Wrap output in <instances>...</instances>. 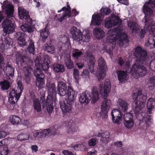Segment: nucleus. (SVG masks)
Wrapping results in <instances>:
<instances>
[{
    "label": "nucleus",
    "instance_id": "nucleus-31",
    "mask_svg": "<svg viewBox=\"0 0 155 155\" xmlns=\"http://www.w3.org/2000/svg\"><path fill=\"white\" fill-rule=\"evenodd\" d=\"M89 60L87 62V65L89 66V69L90 72L91 73H93L94 72V69L95 62L94 61V57L93 55H90L89 56Z\"/></svg>",
    "mask_w": 155,
    "mask_h": 155
},
{
    "label": "nucleus",
    "instance_id": "nucleus-50",
    "mask_svg": "<svg viewBox=\"0 0 155 155\" xmlns=\"http://www.w3.org/2000/svg\"><path fill=\"white\" fill-rule=\"evenodd\" d=\"M51 132V129L50 128L44 129L41 132V137H43L48 136L50 133Z\"/></svg>",
    "mask_w": 155,
    "mask_h": 155
},
{
    "label": "nucleus",
    "instance_id": "nucleus-18",
    "mask_svg": "<svg viewBox=\"0 0 155 155\" xmlns=\"http://www.w3.org/2000/svg\"><path fill=\"white\" fill-rule=\"evenodd\" d=\"M111 115L113 122L119 124L121 121L123 113L119 109H114L111 112Z\"/></svg>",
    "mask_w": 155,
    "mask_h": 155
},
{
    "label": "nucleus",
    "instance_id": "nucleus-53",
    "mask_svg": "<svg viewBox=\"0 0 155 155\" xmlns=\"http://www.w3.org/2000/svg\"><path fill=\"white\" fill-rule=\"evenodd\" d=\"M97 141V140H96L95 138H91L88 141V145L90 146H94L96 144Z\"/></svg>",
    "mask_w": 155,
    "mask_h": 155
},
{
    "label": "nucleus",
    "instance_id": "nucleus-20",
    "mask_svg": "<svg viewBox=\"0 0 155 155\" xmlns=\"http://www.w3.org/2000/svg\"><path fill=\"white\" fill-rule=\"evenodd\" d=\"M125 126L128 129L131 128L134 125V122L133 116L130 113L124 114V116Z\"/></svg>",
    "mask_w": 155,
    "mask_h": 155
},
{
    "label": "nucleus",
    "instance_id": "nucleus-16",
    "mask_svg": "<svg viewBox=\"0 0 155 155\" xmlns=\"http://www.w3.org/2000/svg\"><path fill=\"white\" fill-rule=\"evenodd\" d=\"M100 90V93L104 97H107L109 93L110 92L111 89V85L109 79H106L104 82L103 89V85L100 84L99 87Z\"/></svg>",
    "mask_w": 155,
    "mask_h": 155
},
{
    "label": "nucleus",
    "instance_id": "nucleus-48",
    "mask_svg": "<svg viewBox=\"0 0 155 155\" xmlns=\"http://www.w3.org/2000/svg\"><path fill=\"white\" fill-rule=\"evenodd\" d=\"M29 138V136L27 134L22 133L18 135L17 139L21 141L27 140Z\"/></svg>",
    "mask_w": 155,
    "mask_h": 155
},
{
    "label": "nucleus",
    "instance_id": "nucleus-43",
    "mask_svg": "<svg viewBox=\"0 0 155 155\" xmlns=\"http://www.w3.org/2000/svg\"><path fill=\"white\" fill-rule=\"evenodd\" d=\"M64 62L68 69H71L73 68L74 66L73 63L71 60L70 57L65 59Z\"/></svg>",
    "mask_w": 155,
    "mask_h": 155
},
{
    "label": "nucleus",
    "instance_id": "nucleus-35",
    "mask_svg": "<svg viewBox=\"0 0 155 155\" xmlns=\"http://www.w3.org/2000/svg\"><path fill=\"white\" fill-rule=\"evenodd\" d=\"M4 72L6 73L7 75L12 77L14 75V68L10 64H6Z\"/></svg>",
    "mask_w": 155,
    "mask_h": 155
},
{
    "label": "nucleus",
    "instance_id": "nucleus-15",
    "mask_svg": "<svg viewBox=\"0 0 155 155\" xmlns=\"http://www.w3.org/2000/svg\"><path fill=\"white\" fill-rule=\"evenodd\" d=\"M16 63L17 65L23 66L26 65H28L29 64H32L33 62L28 56L18 54L16 55Z\"/></svg>",
    "mask_w": 155,
    "mask_h": 155
},
{
    "label": "nucleus",
    "instance_id": "nucleus-3",
    "mask_svg": "<svg viewBox=\"0 0 155 155\" xmlns=\"http://www.w3.org/2000/svg\"><path fill=\"white\" fill-rule=\"evenodd\" d=\"M18 15L20 19L23 20L25 23L20 26V28L23 31L31 33L33 31V24L34 20L30 18L28 12L24 9L18 8Z\"/></svg>",
    "mask_w": 155,
    "mask_h": 155
},
{
    "label": "nucleus",
    "instance_id": "nucleus-38",
    "mask_svg": "<svg viewBox=\"0 0 155 155\" xmlns=\"http://www.w3.org/2000/svg\"><path fill=\"white\" fill-rule=\"evenodd\" d=\"M9 120L11 123L14 125H18L21 122V119L17 115L11 116Z\"/></svg>",
    "mask_w": 155,
    "mask_h": 155
},
{
    "label": "nucleus",
    "instance_id": "nucleus-5",
    "mask_svg": "<svg viewBox=\"0 0 155 155\" xmlns=\"http://www.w3.org/2000/svg\"><path fill=\"white\" fill-rule=\"evenodd\" d=\"M99 99V96L97 88L94 86L92 90V97L90 92L86 91L83 93L79 97V102L82 104H88L91 100L92 99L91 102L95 103Z\"/></svg>",
    "mask_w": 155,
    "mask_h": 155
},
{
    "label": "nucleus",
    "instance_id": "nucleus-34",
    "mask_svg": "<svg viewBox=\"0 0 155 155\" xmlns=\"http://www.w3.org/2000/svg\"><path fill=\"white\" fill-rule=\"evenodd\" d=\"M118 109L122 112H126L128 109V104L124 100H120L119 102Z\"/></svg>",
    "mask_w": 155,
    "mask_h": 155
},
{
    "label": "nucleus",
    "instance_id": "nucleus-44",
    "mask_svg": "<svg viewBox=\"0 0 155 155\" xmlns=\"http://www.w3.org/2000/svg\"><path fill=\"white\" fill-rule=\"evenodd\" d=\"M69 2H67V7L65 6L61 8V10L65 12L64 13H66L68 15V17L69 18L71 17V8L70 6L68 4Z\"/></svg>",
    "mask_w": 155,
    "mask_h": 155
},
{
    "label": "nucleus",
    "instance_id": "nucleus-64",
    "mask_svg": "<svg viewBox=\"0 0 155 155\" xmlns=\"http://www.w3.org/2000/svg\"><path fill=\"white\" fill-rule=\"evenodd\" d=\"M8 153V149L3 150L1 152V155H7Z\"/></svg>",
    "mask_w": 155,
    "mask_h": 155
},
{
    "label": "nucleus",
    "instance_id": "nucleus-39",
    "mask_svg": "<svg viewBox=\"0 0 155 155\" xmlns=\"http://www.w3.org/2000/svg\"><path fill=\"white\" fill-rule=\"evenodd\" d=\"M72 54L73 58L74 59H78L83 54L81 51L78 49H72Z\"/></svg>",
    "mask_w": 155,
    "mask_h": 155
},
{
    "label": "nucleus",
    "instance_id": "nucleus-14",
    "mask_svg": "<svg viewBox=\"0 0 155 155\" xmlns=\"http://www.w3.org/2000/svg\"><path fill=\"white\" fill-rule=\"evenodd\" d=\"M2 25L3 31L6 34L11 33L15 31V26L11 20H4L2 23Z\"/></svg>",
    "mask_w": 155,
    "mask_h": 155
},
{
    "label": "nucleus",
    "instance_id": "nucleus-6",
    "mask_svg": "<svg viewBox=\"0 0 155 155\" xmlns=\"http://www.w3.org/2000/svg\"><path fill=\"white\" fill-rule=\"evenodd\" d=\"M134 54L136 58V63L140 64L145 65H148L149 58L145 50L143 49L141 47L138 46L135 48Z\"/></svg>",
    "mask_w": 155,
    "mask_h": 155
},
{
    "label": "nucleus",
    "instance_id": "nucleus-28",
    "mask_svg": "<svg viewBox=\"0 0 155 155\" xmlns=\"http://www.w3.org/2000/svg\"><path fill=\"white\" fill-rule=\"evenodd\" d=\"M50 62L49 57L48 56H45L44 57L43 63L41 64V68L43 71H48L50 67Z\"/></svg>",
    "mask_w": 155,
    "mask_h": 155
},
{
    "label": "nucleus",
    "instance_id": "nucleus-17",
    "mask_svg": "<svg viewBox=\"0 0 155 155\" xmlns=\"http://www.w3.org/2000/svg\"><path fill=\"white\" fill-rule=\"evenodd\" d=\"M7 1H5L2 7L3 11L8 18L12 17L14 12V6L10 4H7Z\"/></svg>",
    "mask_w": 155,
    "mask_h": 155
},
{
    "label": "nucleus",
    "instance_id": "nucleus-54",
    "mask_svg": "<svg viewBox=\"0 0 155 155\" xmlns=\"http://www.w3.org/2000/svg\"><path fill=\"white\" fill-rule=\"evenodd\" d=\"M5 63L4 61H0V75L2 74L3 71L5 72V68L4 67Z\"/></svg>",
    "mask_w": 155,
    "mask_h": 155
},
{
    "label": "nucleus",
    "instance_id": "nucleus-9",
    "mask_svg": "<svg viewBox=\"0 0 155 155\" xmlns=\"http://www.w3.org/2000/svg\"><path fill=\"white\" fill-rule=\"evenodd\" d=\"M155 104V101L152 98H150L147 102V108L148 110L146 112V114H145L141 120H140V123L141 121L145 122L147 125L149 126L152 123L153 116L150 115L152 113V109L153 108Z\"/></svg>",
    "mask_w": 155,
    "mask_h": 155
},
{
    "label": "nucleus",
    "instance_id": "nucleus-41",
    "mask_svg": "<svg viewBox=\"0 0 155 155\" xmlns=\"http://www.w3.org/2000/svg\"><path fill=\"white\" fill-rule=\"evenodd\" d=\"M128 26L130 29L132 30L133 32H137L139 28L138 25L136 23L134 22H130L128 24Z\"/></svg>",
    "mask_w": 155,
    "mask_h": 155
},
{
    "label": "nucleus",
    "instance_id": "nucleus-2",
    "mask_svg": "<svg viewBox=\"0 0 155 155\" xmlns=\"http://www.w3.org/2000/svg\"><path fill=\"white\" fill-rule=\"evenodd\" d=\"M67 94L68 97L67 100L60 101V107L64 114L71 111L74 98L76 97L77 92L74 91L71 87L69 86L68 87Z\"/></svg>",
    "mask_w": 155,
    "mask_h": 155
},
{
    "label": "nucleus",
    "instance_id": "nucleus-47",
    "mask_svg": "<svg viewBox=\"0 0 155 155\" xmlns=\"http://www.w3.org/2000/svg\"><path fill=\"white\" fill-rule=\"evenodd\" d=\"M114 26L120 25L122 23V21L118 16H115L112 18Z\"/></svg>",
    "mask_w": 155,
    "mask_h": 155
},
{
    "label": "nucleus",
    "instance_id": "nucleus-27",
    "mask_svg": "<svg viewBox=\"0 0 155 155\" xmlns=\"http://www.w3.org/2000/svg\"><path fill=\"white\" fill-rule=\"evenodd\" d=\"M47 25L40 31V36L43 42H45L50 34V32L47 30Z\"/></svg>",
    "mask_w": 155,
    "mask_h": 155
},
{
    "label": "nucleus",
    "instance_id": "nucleus-19",
    "mask_svg": "<svg viewBox=\"0 0 155 155\" xmlns=\"http://www.w3.org/2000/svg\"><path fill=\"white\" fill-rule=\"evenodd\" d=\"M71 32L73 38L77 41H82L85 37L83 35L81 31L74 26L71 28Z\"/></svg>",
    "mask_w": 155,
    "mask_h": 155
},
{
    "label": "nucleus",
    "instance_id": "nucleus-61",
    "mask_svg": "<svg viewBox=\"0 0 155 155\" xmlns=\"http://www.w3.org/2000/svg\"><path fill=\"white\" fill-rule=\"evenodd\" d=\"M67 16L68 17V15L67 14L64 13V15L58 19L59 20L60 22H61L63 20L66 19L67 18L66 17Z\"/></svg>",
    "mask_w": 155,
    "mask_h": 155
},
{
    "label": "nucleus",
    "instance_id": "nucleus-29",
    "mask_svg": "<svg viewBox=\"0 0 155 155\" xmlns=\"http://www.w3.org/2000/svg\"><path fill=\"white\" fill-rule=\"evenodd\" d=\"M52 67L55 73H63L65 71L64 66L61 64L54 63L52 64Z\"/></svg>",
    "mask_w": 155,
    "mask_h": 155
},
{
    "label": "nucleus",
    "instance_id": "nucleus-22",
    "mask_svg": "<svg viewBox=\"0 0 155 155\" xmlns=\"http://www.w3.org/2000/svg\"><path fill=\"white\" fill-rule=\"evenodd\" d=\"M30 64H29L27 65V67H24L23 68L25 75L24 79L27 84L29 83L32 73L33 72V69L30 65Z\"/></svg>",
    "mask_w": 155,
    "mask_h": 155
},
{
    "label": "nucleus",
    "instance_id": "nucleus-12",
    "mask_svg": "<svg viewBox=\"0 0 155 155\" xmlns=\"http://www.w3.org/2000/svg\"><path fill=\"white\" fill-rule=\"evenodd\" d=\"M100 14H94L92 17L91 23L94 25L99 26L101 24L102 19L101 15H108L111 13V10L109 8H101L100 10Z\"/></svg>",
    "mask_w": 155,
    "mask_h": 155
},
{
    "label": "nucleus",
    "instance_id": "nucleus-52",
    "mask_svg": "<svg viewBox=\"0 0 155 155\" xmlns=\"http://www.w3.org/2000/svg\"><path fill=\"white\" fill-rule=\"evenodd\" d=\"M117 63L119 66L122 67L124 64L125 62L124 60L122 57H119Z\"/></svg>",
    "mask_w": 155,
    "mask_h": 155
},
{
    "label": "nucleus",
    "instance_id": "nucleus-25",
    "mask_svg": "<svg viewBox=\"0 0 155 155\" xmlns=\"http://www.w3.org/2000/svg\"><path fill=\"white\" fill-rule=\"evenodd\" d=\"M48 95L55 96L56 94V88L54 84L48 82L46 84Z\"/></svg>",
    "mask_w": 155,
    "mask_h": 155
},
{
    "label": "nucleus",
    "instance_id": "nucleus-49",
    "mask_svg": "<svg viewBox=\"0 0 155 155\" xmlns=\"http://www.w3.org/2000/svg\"><path fill=\"white\" fill-rule=\"evenodd\" d=\"M77 127L75 125L72 124L71 126H70L67 130L66 131L67 134H73L74 132L76 131Z\"/></svg>",
    "mask_w": 155,
    "mask_h": 155
},
{
    "label": "nucleus",
    "instance_id": "nucleus-59",
    "mask_svg": "<svg viewBox=\"0 0 155 155\" xmlns=\"http://www.w3.org/2000/svg\"><path fill=\"white\" fill-rule=\"evenodd\" d=\"M146 33L145 29H142L140 31L139 34L140 36L141 37V38H143L145 34Z\"/></svg>",
    "mask_w": 155,
    "mask_h": 155
},
{
    "label": "nucleus",
    "instance_id": "nucleus-62",
    "mask_svg": "<svg viewBox=\"0 0 155 155\" xmlns=\"http://www.w3.org/2000/svg\"><path fill=\"white\" fill-rule=\"evenodd\" d=\"M155 65V60L151 61L149 63V67L150 69H153V67Z\"/></svg>",
    "mask_w": 155,
    "mask_h": 155
},
{
    "label": "nucleus",
    "instance_id": "nucleus-63",
    "mask_svg": "<svg viewBox=\"0 0 155 155\" xmlns=\"http://www.w3.org/2000/svg\"><path fill=\"white\" fill-rule=\"evenodd\" d=\"M33 136L35 137V139L36 140V138H41V132H36L34 133L33 134Z\"/></svg>",
    "mask_w": 155,
    "mask_h": 155
},
{
    "label": "nucleus",
    "instance_id": "nucleus-7",
    "mask_svg": "<svg viewBox=\"0 0 155 155\" xmlns=\"http://www.w3.org/2000/svg\"><path fill=\"white\" fill-rule=\"evenodd\" d=\"M45 94L41 95L40 98L39 102L41 103L42 107L46 108L48 114L52 113L54 109V104L56 101V97L52 95H48L45 100Z\"/></svg>",
    "mask_w": 155,
    "mask_h": 155
},
{
    "label": "nucleus",
    "instance_id": "nucleus-11",
    "mask_svg": "<svg viewBox=\"0 0 155 155\" xmlns=\"http://www.w3.org/2000/svg\"><path fill=\"white\" fill-rule=\"evenodd\" d=\"M98 73L96 76L99 81L104 78L107 70V66L104 59L102 57L98 60Z\"/></svg>",
    "mask_w": 155,
    "mask_h": 155
},
{
    "label": "nucleus",
    "instance_id": "nucleus-4",
    "mask_svg": "<svg viewBox=\"0 0 155 155\" xmlns=\"http://www.w3.org/2000/svg\"><path fill=\"white\" fill-rule=\"evenodd\" d=\"M141 90H138L137 93L134 92L132 94L133 106L134 107V110L135 114H137L140 112L142 109L144 107L147 99V97L143 95Z\"/></svg>",
    "mask_w": 155,
    "mask_h": 155
},
{
    "label": "nucleus",
    "instance_id": "nucleus-10",
    "mask_svg": "<svg viewBox=\"0 0 155 155\" xmlns=\"http://www.w3.org/2000/svg\"><path fill=\"white\" fill-rule=\"evenodd\" d=\"M130 72L134 78H138L145 76L147 73V70L143 65H141L140 64L135 63L132 66Z\"/></svg>",
    "mask_w": 155,
    "mask_h": 155
},
{
    "label": "nucleus",
    "instance_id": "nucleus-37",
    "mask_svg": "<svg viewBox=\"0 0 155 155\" xmlns=\"http://www.w3.org/2000/svg\"><path fill=\"white\" fill-rule=\"evenodd\" d=\"M0 85L1 86V89L3 91L8 90L11 86L10 82L8 80H6L1 81Z\"/></svg>",
    "mask_w": 155,
    "mask_h": 155
},
{
    "label": "nucleus",
    "instance_id": "nucleus-1",
    "mask_svg": "<svg viewBox=\"0 0 155 155\" xmlns=\"http://www.w3.org/2000/svg\"><path fill=\"white\" fill-rule=\"evenodd\" d=\"M143 11L145 16V24L146 29L152 35L148 39L146 44L147 46L150 48H155V21L151 18L153 12H155V0H149L143 5Z\"/></svg>",
    "mask_w": 155,
    "mask_h": 155
},
{
    "label": "nucleus",
    "instance_id": "nucleus-13",
    "mask_svg": "<svg viewBox=\"0 0 155 155\" xmlns=\"http://www.w3.org/2000/svg\"><path fill=\"white\" fill-rule=\"evenodd\" d=\"M34 74L36 78V84L38 88H41L43 87L45 84L44 78L45 75L40 68H37L35 70Z\"/></svg>",
    "mask_w": 155,
    "mask_h": 155
},
{
    "label": "nucleus",
    "instance_id": "nucleus-26",
    "mask_svg": "<svg viewBox=\"0 0 155 155\" xmlns=\"http://www.w3.org/2000/svg\"><path fill=\"white\" fill-rule=\"evenodd\" d=\"M118 80L120 82H124L127 79V71L119 70L117 71Z\"/></svg>",
    "mask_w": 155,
    "mask_h": 155
},
{
    "label": "nucleus",
    "instance_id": "nucleus-57",
    "mask_svg": "<svg viewBox=\"0 0 155 155\" xmlns=\"http://www.w3.org/2000/svg\"><path fill=\"white\" fill-rule=\"evenodd\" d=\"M12 40L10 38H6L5 39V42L6 45H9L12 44V42L11 41Z\"/></svg>",
    "mask_w": 155,
    "mask_h": 155
},
{
    "label": "nucleus",
    "instance_id": "nucleus-23",
    "mask_svg": "<svg viewBox=\"0 0 155 155\" xmlns=\"http://www.w3.org/2000/svg\"><path fill=\"white\" fill-rule=\"evenodd\" d=\"M67 86L66 84L63 81L58 82L57 91L60 96H63L67 94Z\"/></svg>",
    "mask_w": 155,
    "mask_h": 155
},
{
    "label": "nucleus",
    "instance_id": "nucleus-32",
    "mask_svg": "<svg viewBox=\"0 0 155 155\" xmlns=\"http://www.w3.org/2000/svg\"><path fill=\"white\" fill-rule=\"evenodd\" d=\"M28 51L33 55H34L35 51V43L32 40H30L28 42V45L27 48Z\"/></svg>",
    "mask_w": 155,
    "mask_h": 155
},
{
    "label": "nucleus",
    "instance_id": "nucleus-56",
    "mask_svg": "<svg viewBox=\"0 0 155 155\" xmlns=\"http://www.w3.org/2000/svg\"><path fill=\"white\" fill-rule=\"evenodd\" d=\"M107 38L110 40H115V35L113 33L111 34V31H109L108 32Z\"/></svg>",
    "mask_w": 155,
    "mask_h": 155
},
{
    "label": "nucleus",
    "instance_id": "nucleus-60",
    "mask_svg": "<svg viewBox=\"0 0 155 155\" xmlns=\"http://www.w3.org/2000/svg\"><path fill=\"white\" fill-rule=\"evenodd\" d=\"M62 153L65 155H75L71 151L67 150H64L62 151Z\"/></svg>",
    "mask_w": 155,
    "mask_h": 155
},
{
    "label": "nucleus",
    "instance_id": "nucleus-46",
    "mask_svg": "<svg viewBox=\"0 0 155 155\" xmlns=\"http://www.w3.org/2000/svg\"><path fill=\"white\" fill-rule=\"evenodd\" d=\"M117 35L119 38V41L122 43L126 40L127 38V36L126 34L120 31L117 33Z\"/></svg>",
    "mask_w": 155,
    "mask_h": 155
},
{
    "label": "nucleus",
    "instance_id": "nucleus-36",
    "mask_svg": "<svg viewBox=\"0 0 155 155\" xmlns=\"http://www.w3.org/2000/svg\"><path fill=\"white\" fill-rule=\"evenodd\" d=\"M110 133L108 131H105L104 132L102 130L99 131L98 133L95 135L96 136L98 137H101L103 139L104 138L108 139L110 137Z\"/></svg>",
    "mask_w": 155,
    "mask_h": 155
},
{
    "label": "nucleus",
    "instance_id": "nucleus-21",
    "mask_svg": "<svg viewBox=\"0 0 155 155\" xmlns=\"http://www.w3.org/2000/svg\"><path fill=\"white\" fill-rule=\"evenodd\" d=\"M104 100L102 102L101 105V115L103 114L104 116L107 115L111 105V103L110 100L107 98H104Z\"/></svg>",
    "mask_w": 155,
    "mask_h": 155
},
{
    "label": "nucleus",
    "instance_id": "nucleus-58",
    "mask_svg": "<svg viewBox=\"0 0 155 155\" xmlns=\"http://www.w3.org/2000/svg\"><path fill=\"white\" fill-rule=\"evenodd\" d=\"M104 49L105 50L106 52L110 55H112L113 53L112 51L111 50V48H108L107 47L104 46Z\"/></svg>",
    "mask_w": 155,
    "mask_h": 155
},
{
    "label": "nucleus",
    "instance_id": "nucleus-30",
    "mask_svg": "<svg viewBox=\"0 0 155 155\" xmlns=\"http://www.w3.org/2000/svg\"><path fill=\"white\" fill-rule=\"evenodd\" d=\"M94 34L96 38L99 39H101L105 36L104 31L100 28H96L94 29Z\"/></svg>",
    "mask_w": 155,
    "mask_h": 155
},
{
    "label": "nucleus",
    "instance_id": "nucleus-24",
    "mask_svg": "<svg viewBox=\"0 0 155 155\" xmlns=\"http://www.w3.org/2000/svg\"><path fill=\"white\" fill-rule=\"evenodd\" d=\"M15 36L17 38L18 43L20 46H24L26 45V36L24 33L20 31L17 32Z\"/></svg>",
    "mask_w": 155,
    "mask_h": 155
},
{
    "label": "nucleus",
    "instance_id": "nucleus-55",
    "mask_svg": "<svg viewBox=\"0 0 155 155\" xmlns=\"http://www.w3.org/2000/svg\"><path fill=\"white\" fill-rule=\"evenodd\" d=\"M82 76L85 78H89L90 73L89 71L87 70H83L82 72Z\"/></svg>",
    "mask_w": 155,
    "mask_h": 155
},
{
    "label": "nucleus",
    "instance_id": "nucleus-42",
    "mask_svg": "<svg viewBox=\"0 0 155 155\" xmlns=\"http://www.w3.org/2000/svg\"><path fill=\"white\" fill-rule=\"evenodd\" d=\"M148 87L150 90H152L155 87V76L150 77L147 83Z\"/></svg>",
    "mask_w": 155,
    "mask_h": 155
},
{
    "label": "nucleus",
    "instance_id": "nucleus-33",
    "mask_svg": "<svg viewBox=\"0 0 155 155\" xmlns=\"http://www.w3.org/2000/svg\"><path fill=\"white\" fill-rule=\"evenodd\" d=\"M43 49L45 51L51 54H53L54 53L55 48L54 46L51 43L45 44Z\"/></svg>",
    "mask_w": 155,
    "mask_h": 155
},
{
    "label": "nucleus",
    "instance_id": "nucleus-40",
    "mask_svg": "<svg viewBox=\"0 0 155 155\" xmlns=\"http://www.w3.org/2000/svg\"><path fill=\"white\" fill-rule=\"evenodd\" d=\"M33 102L34 109L38 112H40L41 110V106L39 99L38 98L35 99Z\"/></svg>",
    "mask_w": 155,
    "mask_h": 155
},
{
    "label": "nucleus",
    "instance_id": "nucleus-8",
    "mask_svg": "<svg viewBox=\"0 0 155 155\" xmlns=\"http://www.w3.org/2000/svg\"><path fill=\"white\" fill-rule=\"evenodd\" d=\"M18 87L15 90L13 89L9 94L8 101L12 104L17 103L21 94L23 89V86L21 81L19 80L17 82Z\"/></svg>",
    "mask_w": 155,
    "mask_h": 155
},
{
    "label": "nucleus",
    "instance_id": "nucleus-45",
    "mask_svg": "<svg viewBox=\"0 0 155 155\" xmlns=\"http://www.w3.org/2000/svg\"><path fill=\"white\" fill-rule=\"evenodd\" d=\"M104 25L105 27L108 28H111L114 26L112 18H106L105 21Z\"/></svg>",
    "mask_w": 155,
    "mask_h": 155
},
{
    "label": "nucleus",
    "instance_id": "nucleus-51",
    "mask_svg": "<svg viewBox=\"0 0 155 155\" xmlns=\"http://www.w3.org/2000/svg\"><path fill=\"white\" fill-rule=\"evenodd\" d=\"M73 71V75L74 78L77 81H78L79 79V71L78 69H74Z\"/></svg>",
    "mask_w": 155,
    "mask_h": 155
}]
</instances>
